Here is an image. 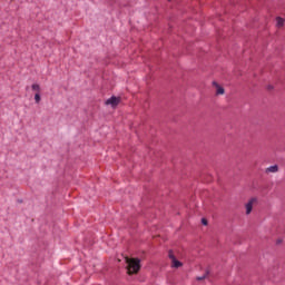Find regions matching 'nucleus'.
<instances>
[{"label":"nucleus","instance_id":"nucleus-3","mask_svg":"<svg viewBox=\"0 0 285 285\" xmlns=\"http://www.w3.org/2000/svg\"><path fill=\"white\" fill-rule=\"evenodd\" d=\"M169 259L171 261V266L173 268H180V266H183L181 262L177 261V258L175 257V254L173 253V250H169Z\"/></svg>","mask_w":285,"mask_h":285},{"label":"nucleus","instance_id":"nucleus-7","mask_svg":"<svg viewBox=\"0 0 285 285\" xmlns=\"http://www.w3.org/2000/svg\"><path fill=\"white\" fill-rule=\"evenodd\" d=\"M31 90H33V92H36V94H40L41 92V87L38 83H33L31 86Z\"/></svg>","mask_w":285,"mask_h":285},{"label":"nucleus","instance_id":"nucleus-2","mask_svg":"<svg viewBox=\"0 0 285 285\" xmlns=\"http://www.w3.org/2000/svg\"><path fill=\"white\" fill-rule=\"evenodd\" d=\"M121 101V98L112 96L111 98L106 100L107 106H111V108H117Z\"/></svg>","mask_w":285,"mask_h":285},{"label":"nucleus","instance_id":"nucleus-8","mask_svg":"<svg viewBox=\"0 0 285 285\" xmlns=\"http://www.w3.org/2000/svg\"><path fill=\"white\" fill-rule=\"evenodd\" d=\"M276 26L278 27V28H282V26H284V19L283 18H276Z\"/></svg>","mask_w":285,"mask_h":285},{"label":"nucleus","instance_id":"nucleus-10","mask_svg":"<svg viewBox=\"0 0 285 285\" xmlns=\"http://www.w3.org/2000/svg\"><path fill=\"white\" fill-rule=\"evenodd\" d=\"M35 101H36V104H40L41 102V94H36L35 95Z\"/></svg>","mask_w":285,"mask_h":285},{"label":"nucleus","instance_id":"nucleus-12","mask_svg":"<svg viewBox=\"0 0 285 285\" xmlns=\"http://www.w3.org/2000/svg\"><path fill=\"white\" fill-rule=\"evenodd\" d=\"M277 244H282V240H277Z\"/></svg>","mask_w":285,"mask_h":285},{"label":"nucleus","instance_id":"nucleus-9","mask_svg":"<svg viewBox=\"0 0 285 285\" xmlns=\"http://www.w3.org/2000/svg\"><path fill=\"white\" fill-rule=\"evenodd\" d=\"M208 277V272H206L203 276H198L196 279L198 282H204V279H206Z\"/></svg>","mask_w":285,"mask_h":285},{"label":"nucleus","instance_id":"nucleus-6","mask_svg":"<svg viewBox=\"0 0 285 285\" xmlns=\"http://www.w3.org/2000/svg\"><path fill=\"white\" fill-rule=\"evenodd\" d=\"M213 86L216 88V95H224V87L219 86L217 82H213Z\"/></svg>","mask_w":285,"mask_h":285},{"label":"nucleus","instance_id":"nucleus-4","mask_svg":"<svg viewBox=\"0 0 285 285\" xmlns=\"http://www.w3.org/2000/svg\"><path fill=\"white\" fill-rule=\"evenodd\" d=\"M257 204V198H250L249 202L245 205L246 215H250L253 213V206Z\"/></svg>","mask_w":285,"mask_h":285},{"label":"nucleus","instance_id":"nucleus-5","mask_svg":"<svg viewBox=\"0 0 285 285\" xmlns=\"http://www.w3.org/2000/svg\"><path fill=\"white\" fill-rule=\"evenodd\" d=\"M265 173L268 175L269 173H279V166L273 165L271 167H267Z\"/></svg>","mask_w":285,"mask_h":285},{"label":"nucleus","instance_id":"nucleus-1","mask_svg":"<svg viewBox=\"0 0 285 285\" xmlns=\"http://www.w3.org/2000/svg\"><path fill=\"white\" fill-rule=\"evenodd\" d=\"M125 262L127 264L128 275H136V273H139V269L141 268V261H139V258L126 257Z\"/></svg>","mask_w":285,"mask_h":285},{"label":"nucleus","instance_id":"nucleus-11","mask_svg":"<svg viewBox=\"0 0 285 285\" xmlns=\"http://www.w3.org/2000/svg\"><path fill=\"white\" fill-rule=\"evenodd\" d=\"M202 224H203L204 226H208V220H207L206 218H203V219H202Z\"/></svg>","mask_w":285,"mask_h":285}]
</instances>
